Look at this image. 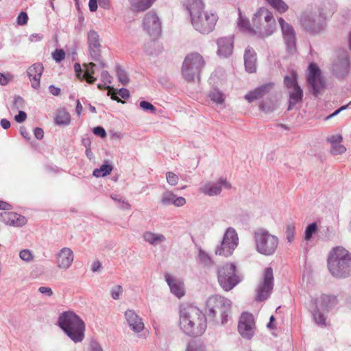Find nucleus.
I'll return each instance as SVG.
<instances>
[{
  "label": "nucleus",
  "instance_id": "f257e3e1",
  "mask_svg": "<svg viewBox=\"0 0 351 351\" xmlns=\"http://www.w3.org/2000/svg\"><path fill=\"white\" fill-rule=\"evenodd\" d=\"M179 326L189 336H200L207 327L206 315L196 306L182 305L179 311Z\"/></svg>",
  "mask_w": 351,
  "mask_h": 351
},
{
  "label": "nucleus",
  "instance_id": "f03ea898",
  "mask_svg": "<svg viewBox=\"0 0 351 351\" xmlns=\"http://www.w3.org/2000/svg\"><path fill=\"white\" fill-rule=\"evenodd\" d=\"M327 265L330 274L336 278L351 276V253L341 246L334 247L328 255Z\"/></svg>",
  "mask_w": 351,
  "mask_h": 351
},
{
  "label": "nucleus",
  "instance_id": "7ed1b4c3",
  "mask_svg": "<svg viewBox=\"0 0 351 351\" xmlns=\"http://www.w3.org/2000/svg\"><path fill=\"white\" fill-rule=\"evenodd\" d=\"M58 325L73 342L80 343L83 341L85 324L73 311L62 313L58 317Z\"/></svg>",
  "mask_w": 351,
  "mask_h": 351
},
{
  "label": "nucleus",
  "instance_id": "20e7f679",
  "mask_svg": "<svg viewBox=\"0 0 351 351\" xmlns=\"http://www.w3.org/2000/svg\"><path fill=\"white\" fill-rule=\"evenodd\" d=\"M232 302L223 296L212 295L206 301V314L209 319L223 325L230 317Z\"/></svg>",
  "mask_w": 351,
  "mask_h": 351
},
{
  "label": "nucleus",
  "instance_id": "39448f33",
  "mask_svg": "<svg viewBox=\"0 0 351 351\" xmlns=\"http://www.w3.org/2000/svg\"><path fill=\"white\" fill-rule=\"evenodd\" d=\"M253 239L256 251L263 256H273L279 245V239L265 228H260L253 232Z\"/></svg>",
  "mask_w": 351,
  "mask_h": 351
},
{
  "label": "nucleus",
  "instance_id": "423d86ee",
  "mask_svg": "<svg viewBox=\"0 0 351 351\" xmlns=\"http://www.w3.org/2000/svg\"><path fill=\"white\" fill-rule=\"evenodd\" d=\"M252 23L258 36H269L275 30L276 21L272 13L267 8H259L254 14Z\"/></svg>",
  "mask_w": 351,
  "mask_h": 351
},
{
  "label": "nucleus",
  "instance_id": "0eeeda50",
  "mask_svg": "<svg viewBox=\"0 0 351 351\" xmlns=\"http://www.w3.org/2000/svg\"><path fill=\"white\" fill-rule=\"evenodd\" d=\"M206 62L203 56L197 52L187 54L182 66V74L188 82L199 79V75L205 66Z\"/></svg>",
  "mask_w": 351,
  "mask_h": 351
},
{
  "label": "nucleus",
  "instance_id": "6e6552de",
  "mask_svg": "<svg viewBox=\"0 0 351 351\" xmlns=\"http://www.w3.org/2000/svg\"><path fill=\"white\" fill-rule=\"evenodd\" d=\"M338 304L337 298L333 295L322 294L315 300V308L312 311L315 323L321 326H326L327 313Z\"/></svg>",
  "mask_w": 351,
  "mask_h": 351
},
{
  "label": "nucleus",
  "instance_id": "1a4fd4ad",
  "mask_svg": "<svg viewBox=\"0 0 351 351\" xmlns=\"http://www.w3.org/2000/svg\"><path fill=\"white\" fill-rule=\"evenodd\" d=\"M235 270L236 267L233 263H226L218 269V282L223 290L228 291L240 282Z\"/></svg>",
  "mask_w": 351,
  "mask_h": 351
},
{
  "label": "nucleus",
  "instance_id": "9d476101",
  "mask_svg": "<svg viewBox=\"0 0 351 351\" xmlns=\"http://www.w3.org/2000/svg\"><path fill=\"white\" fill-rule=\"evenodd\" d=\"M238 243L237 233L233 228L230 227L226 230L220 246L215 250V254L228 257L232 254Z\"/></svg>",
  "mask_w": 351,
  "mask_h": 351
},
{
  "label": "nucleus",
  "instance_id": "9b49d317",
  "mask_svg": "<svg viewBox=\"0 0 351 351\" xmlns=\"http://www.w3.org/2000/svg\"><path fill=\"white\" fill-rule=\"evenodd\" d=\"M274 273L271 267H267L263 274V280L256 289V299L258 301L267 300L271 293L274 287Z\"/></svg>",
  "mask_w": 351,
  "mask_h": 351
},
{
  "label": "nucleus",
  "instance_id": "f8f14e48",
  "mask_svg": "<svg viewBox=\"0 0 351 351\" xmlns=\"http://www.w3.org/2000/svg\"><path fill=\"white\" fill-rule=\"evenodd\" d=\"M197 16L199 26L194 23L193 17L191 19V24L195 30L202 34H208L214 29L218 19L217 14L203 10Z\"/></svg>",
  "mask_w": 351,
  "mask_h": 351
},
{
  "label": "nucleus",
  "instance_id": "ddd939ff",
  "mask_svg": "<svg viewBox=\"0 0 351 351\" xmlns=\"http://www.w3.org/2000/svg\"><path fill=\"white\" fill-rule=\"evenodd\" d=\"M307 82L313 95L315 97L324 88L325 82L321 75V71L314 63H311L308 66Z\"/></svg>",
  "mask_w": 351,
  "mask_h": 351
},
{
  "label": "nucleus",
  "instance_id": "4468645a",
  "mask_svg": "<svg viewBox=\"0 0 351 351\" xmlns=\"http://www.w3.org/2000/svg\"><path fill=\"white\" fill-rule=\"evenodd\" d=\"M301 23L306 31L317 33L324 28V18L320 14H304L301 17Z\"/></svg>",
  "mask_w": 351,
  "mask_h": 351
},
{
  "label": "nucleus",
  "instance_id": "2eb2a0df",
  "mask_svg": "<svg viewBox=\"0 0 351 351\" xmlns=\"http://www.w3.org/2000/svg\"><path fill=\"white\" fill-rule=\"evenodd\" d=\"M238 330L244 339H251L255 332V322L252 314L243 313L240 317Z\"/></svg>",
  "mask_w": 351,
  "mask_h": 351
},
{
  "label": "nucleus",
  "instance_id": "dca6fc26",
  "mask_svg": "<svg viewBox=\"0 0 351 351\" xmlns=\"http://www.w3.org/2000/svg\"><path fill=\"white\" fill-rule=\"evenodd\" d=\"M230 189V183L226 178H220L217 181L207 182L199 187V192L208 195L215 196L221 193L222 189Z\"/></svg>",
  "mask_w": 351,
  "mask_h": 351
},
{
  "label": "nucleus",
  "instance_id": "f3484780",
  "mask_svg": "<svg viewBox=\"0 0 351 351\" xmlns=\"http://www.w3.org/2000/svg\"><path fill=\"white\" fill-rule=\"evenodd\" d=\"M350 66L348 54L343 51L339 54L332 64V73L337 78H345L350 71Z\"/></svg>",
  "mask_w": 351,
  "mask_h": 351
},
{
  "label": "nucleus",
  "instance_id": "a211bd4d",
  "mask_svg": "<svg viewBox=\"0 0 351 351\" xmlns=\"http://www.w3.org/2000/svg\"><path fill=\"white\" fill-rule=\"evenodd\" d=\"M73 261L74 253L70 247H64L55 254V263L60 270H68L71 267Z\"/></svg>",
  "mask_w": 351,
  "mask_h": 351
},
{
  "label": "nucleus",
  "instance_id": "6ab92c4d",
  "mask_svg": "<svg viewBox=\"0 0 351 351\" xmlns=\"http://www.w3.org/2000/svg\"><path fill=\"white\" fill-rule=\"evenodd\" d=\"M278 23L281 28L284 42L287 46L289 53H292L295 49V32L290 24L287 23L282 18H279Z\"/></svg>",
  "mask_w": 351,
  "mask_h": 351
},
{
  "label": "nucleus",
  "instance_id": "aec40b11",
  "mask_svg": "<svg viewBox=\"0 0 351 351\" xmlns=\"http://www.w3.org/2000/svg\"><path fill=\"white\" fill-rule=\"evenodd\" d=\"M88 52L91 60L99 61L101 58V43L98 33L95 30H90L87 33Z\"/></svg>",
  "mask_w": 351,
  "mask_h": 351
},
{
  "label": "nucleus",
  "instance_id": "412c9836",
  "mask_svg": "<svg viewBox=\"0 0 351 351\" xmlns=\"http://www.w3.org/2000/svg\"><path fill=\"white\" fill-rule=\"evenodd\" d=\"M144 29L152 36L156 37L161 32V23L157 14L153 12H147L143 20Z\"/></svg>",
  "mask_w": 351,
  "mask_h": 351
},
{
  "label": "nucleus",
  "instance_id": "4be33fe9",
  "mask_svg": "<svg viewBox=\"0 0 351 351\" xmlns=\"http://www.w3.org/2000/svg\"><path fill=\"white\" fill-rule=\"evenodd\" d=\"M125 319L130 329L136 332H141L145 328L142 318L133 310L128 309L125 312Z\"/></svg>",
  "mask_w": 351,
  "mask_h": 351
},
{
  "label": "nucleus",
  "instance_id": "5701e85b",
  "mask_svg": "<svg viewBox=\"0 0 351 351\" xmlns=\"http://www.w3.org/2000/svg\"><path fill=\"white\" fill-rule=\"evenodd\" d=\"M43 70L44 67L41 63H34L27 69V74L33 88L38 89L40 87Z\"/></svg>",
  "mask_w": 351,
  "mask_h": 351
},
{
  "label": "nucleus",
  "instance_id": "b1692460",
  "mask_svg": "<svg viewBox=\"0 0 351 351\" xmlns=\"http://www.w3.org/2000/svg\"><path fill=\"white\" fill-rule=\"evenodd\" d=\"M233 38L231 36L217 39V54L221 58H228L233 51Z\"/></svg>",
  "mask_w": 351,
  "mask_h": 351
},
{
  "label": "nucleus",
  "instance_id": "393cba45",
  "mask_svg": "<svg viewBox=\"0 0 351 351\" xmlns=\"http://www.w3.org/2000/svg\"><path fill=\"white\" fill-rule=\"evenodd\" d=\"M165 279L169 287L171 293L178 298L184 296L185 292L182 281L176 278L169 274H166L165 275Z\"/></svg>",
  "mask_w": 351,
  "mask_h": 351
},
{
  "label": "nucleus",
  "instance_id": "a878e982",
  "mask_svg": "<svg viewBox=\"0 0 351 351\" xmlns=\"http://www.w3.org/2000/svg\"><path fill=\"white\" fill-rule=\"evenodd\" d=\"M160 203L165 206L173 205L180 207L186 204V199L183 197H178L171 191L167 190L162 194Z\"/></svg>",
  "mask_w": 351,
  "mask_h": 351
},
{
  "label": "nucleus",
  "instance_id": "bb28decb",
  "mask_svg": "<svg viewBox=\"0 0 351 351\" xmlns=\"http://www.w3.org/2000/svg\"><path fill=\"white\" fill-rule=\"evenodd\" d=\"M184 5L189 12L191 19L193 17L194 23L199 26L197 14L204 8L202 0H185Z\"/></svg>",
  "mask_w": 351,
  "mask_h": 351
},
{
  "label": "nucleus",
  "instance_id": "cd10ccee",
  "mask_svg": "<svg viewBox=\"0 0 351 351\" xmlns=\"http://www.w3.org/2000/svg\"><path fill=\"white\" fill-rule=\"evenodd\" d=\"M274 86V83L269 82L261 85L257 87L252 91L249 92L246 94L244 98L248 102H252L253 101L263 97L266 93H269Z\"/></svg>",
  "mask_w": 351,
  "mask_h": 351
},
{
  "label": "nucleus",
  "instance_id": "c85d7f7f",
  "mask_svg": "<svg viewBox=\"0 0 351 351\" xmlns=\"http://www.w3.org/2000/svg\"><path fill=\"white\" fill-rule=\"evenodd\" d=\"M0 217L6 224L16 227L23 226L27 222L25 217L12 212L1 213Z\"/></svg>",
  "mask_w": 351,
  "mask_h": 351
},
{
  "label": "nucleus",
  "instance_id": "c756f323",
  "mask_svg": "<svg viewBox=\"0 0 351 351\" xmlns=\"http://www.w3.org/2000/svg\"><path fill=\"white\" fill-rule=\"evenodd\" d=\"M244 63L245 70L253 73L256 70V54L253 49H247L244 53Z\"/></svg>",
  "mask_w": 351,
  "mask_h": 351
},
{
  "label": "nucleus",
  "instance_id": "7c9ffc66",
  "mask_svg": "<svg viewBox=\"0 0 351 351\" xmlns=\"http://www.w3.org/2000/svg\"><path fill=\"white\" fill-rule=\"evenodd\" d=\"M156 0H128L130 10L134 12H143L152 7Z\"/></svg>",
  "mask_w": 351,
  "mask_h": 351
},
{
  "label": "nucleus",
  "instance_id": "2f4dec72",
  "mask_svg": "<svg viewBox=\"0 0 351 351\" xmlns=\"http://www.w3.org/2000/svg\"><path fill=\"white\" fill-rule=\"evenodd\" d=\"M289 96V110H291L298 103L302 101L303 98V90L300 86L288 90Z\"/></svg>",
  "mask_w": 351,
  "mask_h": 351
},
{
  "label": "nucleus",
  "instance_id": "473e14b6",
  "mask_svg": "<svg viewBox=\"0 0 351 351\" xmlns=\"http://www.w3.org/2000/svg\"><path fill=\"white\" fill-rule=\"evenodd\" d=\"M145 241L152 245H158L166 241V237L162 234L154 233L150 231L145 232L143 234Z\"/></svg>",
  "mask_w": 351,
  "mask_h": 351
},
{
  "label": "nucleus",
  "instance_id": "72a5a7b5",
  "mask_svg": "<svg viewBox=\"0 0 351 351\" xmlns=\"http://www.w3.org/2000/svg\"><path fill=\"white\" fill-rule=\"evenodd\" d=\"M237 25L241 31H243L250 35L257 36V34L256 33V30H255L254 27H252L250 26L249 20L242 15L240 9H239V19Z\"/></svg>",
  "mask_w": 351,
  "mask_h": 351
},
{
  "label": "nucleus",
  "instance_id": "f704fd0d",
  "mask_svg": "<svg viewBox=\"0 0 351 351\" xmlns=\"http://www.w3.org/2000/svg\"><path fill=\"white\" fill-rule=\"evenodd\" d=\"M96 66L95 63L90 62L88 64H84V66L86 69L84 73L82 75V78L89 84H93L96 81V78L93 77L95 71L94 67Z\"/></svg>",
  "mask_w": 351,
  "mask_h": 351
},
{
  "label": "nucleus",
  "instance_id": "c9c22d12",
  "mask_svg": "<svg viewBox=\"0 0 351 351\" xmlns=\"http://www.w3.org/2000/svg\"><path fill=\"white\" fill-rule=\"evenodd\" d=\"M208 96L216 105L223 104L226 99L225 95L217 88L211 90Z\"/></svg>",
  "mask_w": 351,
  "mask_h": 351
},
{
  "label": "nucleus",
  "instance_id": "e433bc0d",
  "mask_svg": "<svg viewBox=\"0 0 351 351\" xmlns=\"http://www.w3.org/2000/svg\"><path fill=\"white\" fill-rule=\"evenodd\" d=\"M198 259L200 264L208 268L214 265V261L210 255L202 249H199L198 251Z\"/></svg>",
  "mask_w": 351,
  "mask_h": 351
},
{
  "label": "nucleus",
  "instance_id": "4c0bfd02",
  "mask_svg": "<svg viewBox=\"0 0 351 351\" xmlns=\"http://www.w3.org/2000/svg\"><path fill=\"white\" fill-rule=\"evenodd\" d=\"M284 85L287 90L299 86L298 84V74L295 71H292L290 75L285 76Z\"/></svg>",
  "mask_w": 351,
  "mask_h": 351
},
{
  "label": "nucleus",
  "instance_id": "58836bf2",
  "mask_svg": "<svg viewBox=\"0 0 351 351\" xmlns=\"http://www.w3.org/2000/svg\"><path fill=\"white\" fill-rule=\"evenodd\" d=\"M70 114L65 110H61L58 112L56 118V123L57 125H67L70 123Z\"/></svg>",
  "mask_w": 351,
  "mask_h": 351
},
{
  "label": "nucleus",
  "instance_id": "ea45409f",
  "mask_svg": "<svg viewBox=\"0 0 351 351\" xmlns=\"http://www.w3.org/2000/svg\"><path fill=\"white\" fill-rule=\"evenodd\" d=\"M112 171V165L104 164L99 168L95 169L93 172V175L96 178L104 177L109 175Z\"/></svg>",
  "mask_w": 351,
  "mask_h": 351
},
{
  "label": "nucleus",
  "instance_id": "a19ab883",
  "mask_svg": "<svg viewBox=\"0 0 351 351\" xmlns=\"http://www.w3.org/2000/svg\"><path fill=\"white\" fill-rule=\"evenodd\" d=\"M266 1L280 13L285 12L288 10V5L282 0H266Z\"/></svg>",
  "mask_w": 351,
  "mask_h": 351
},
{
  "label": "nucleus",
  "instance_id": "79ce46f5",
  "mask_svg": "<svg viewBox=\"0 0 351 351\" xmlns=\"http://www.w3.org/2000/svg\"><path fill=\"white\" fill-rule=\"evenodd\" d=\"M317 230L318 228L316 223L308 224L305 229L304 239L306 241H309L312 238L313 234L316 233Z\"/></svg>",
  "mask_w": 351,
  "mask_h": 351
},
{
  "label": "nucleus",
  "instance_id": "37998d69",
  "mask_svg": "<svg viewBox=\"0 0 351 351\" xmlns=\"http://www.w3.org/2000/svg\"><path fill=\"white\" fill-rule=\"evenodd\" d=\"M286 239L289 243H292L295 239V226L293 223H289L286 226Z\"/></svg>",
  "mask_w": 351,
  "mask_h": 351
},
{
  "label": "nucleus",
  "instance_id": "c03bdc74",
  "mask_svg": "<svg viewBox=\"0 0 351 351\" xmlns=\"http://www.w3.org/2000/svg\"><path fill=\"white\" fill-rule=\"evenodd\" d=\"M117 75L119 81L122 84L126 85L129 82L130 79L128 76L127 73L120 66H117Z\"/></svg>",
  "mask_w": 351,
  "mask_h": 351
},
{
  "label": "nucleus",
  "instance_id": "a18cd8bd",
  "mask_svg": "<svg viewBox=\"0 0 351 351\" xmlns=\"http://www.w3.org/2000/svg\"><path fill=\"white\" fill-rule=\"evenodd\" d=\"M185 351H205V349L199 341H191L187 344Z\"/></svg>",
  "mask_w": 351,
  "mask_h": 351
},
{
  "label": "nucleus",
  "instance_id": "49530a36",
  "mask_svg": "<svg viewBox=\"0 0 351 351\" xmlns=\"http://www.w3.org/2000/svg\"><path fill=\"white\" fill-rule=\"evenodd\" d=\"M20 258L27 263H29L33 261L34 255L32 252L27 249L22 250L19 252Z\"/></svg>",
  "mask_w": 351,
  "mask_h": 351
},
{
  "label": "nucleus",
  "instance_id": "de8ad7c7",
  "mask_svg": "<svg viewBox=\"0 0 351 351\" xmlns=\"http://www.w3.org/2000/svg\"><path fill=\"white\" fill-rule=\"evenodd\" d=\"M346 148L341 143L331 145L330 153L333 155L342 154L345 153Z\"/></svg>",
  "mask_w": 351,
  "mask_h": 351
},
{
  "label": "nucleus",
  "instance_id": "09e8293b",
  "mask_svg": "<svg viewBox=\"0 0 351 351\" xmlns=\"http://www.w3.org/2000/svg\"><path fill=\"white\" fill-rule=\"evenodd\" d=\"M166 180L169 185L176 186L178 183L179 177L173 172L168 171L166 173Z\"/></svg>",
  "mask_w": 351,
  "mask_h": 351
},
{
  "label": "nucleus",
  "instance_id": "8fccbe9b",
  "mask_svg": "<svg viewBox=\"0 0 351 351\" xmlns=\"http://www.w3.org/2000/svg\"><path fill=\"white\" fill-rule=\"evenodd\" d=\"M139 106L141 108H142L145 111H148L152 113H155L156 112V107L153 104L147 101H141L139 104Z\"/></svg>",
  "mask_w": 351,
  "mask_h": 351
},
{
  "label": "nucleus",
  "instance_id": "3c124183",
  "mask_svg": "<svg viewBox=\"0 0 351 351\" xmlns=\"http://www.w3.org/2000/svg\"><path fill=\"white\" fill-rule=\"evenodd\" d=\"M123 289L121 285H116L112 288L110 294L114 300H119L122 295Z\"/></svg>",
  "mask_w": 351,
  "mask_h": 351
},
{
  "label": "nucleus",
  "instance_id": "603ef678",
  "mask_svg": "<svg viewBox=\"0 0 351 351\" xmlns=\"http://www.w3.org/2000/svg\"><path fill=\"white\" fill-rule=\"evenodd\" d=\"M14 78L13 75L10 73H0V85L5 86Z\"/></svg>",
  "mask_w": 351,
  "mask_h": 351
},
{
  "label": "nucleus",
  "instance_id": "864d4df0",
  "mask_svg": "<svg viewBox=\"0 0 351 351\" xmlns=\"http://www.w3.org/2000/svg\"><path fill=\"white\" fill-rule=\"evenodd\" d=\"M52 57L56 60V62H60L64 59L65 53L62 49H56L52 53Z\"/></svg>",
  "mask_w": 351,
  "mask_h": 351
},
{
  "label": "nucleus",
  "instance_id": "5fc2aeb1",
  "mask_svg": "<svg viewBox=\"0 0 351 351\" xmlns=\"http://www.w3.org/2000/svg\"><path fill=\"white\" fill-rule=\"evenodd\" d=\"M326 141L330 143V145L337 143H341L343 137L341 134L330 135L327 136Z\"/></svg>",
  "mask_w": 351,
  "mask_h": 351
},
{
  "label": "nucleus",
  "instance_id": "6e6d98bb",
  "mask_svg": "<svg viewBox=\"0 0 351 351\" xmlns=\"http://www.w3.org/2000/svg\"><path fill=\"white\" fill-rule=\"evenodd\" d=\"M101 80L105 85L110 84L112 83V77L107 71H103L101 73Z\"/></svg>",
  "mask_w": 351,
  "mask_h": 351
},
{
  "label": "nucleus",
  "instance_id": "4d7b16f0",
  "mask_svg": "<svg viewBox=\"0 0 351 351\" xmlns=\"http://www.w3.org/2000/svg\"><path fill=\"white\" fill-rule=\"evenodd\" d=\"M13 106L16 109L22 108L24 106V99L19 95L14 97Z\"/></svg>",
  "mask_w": 351,
  "mask_h": 351
},
{
  "label": "nucleus",
  "instance_id": "13d9d810",
  "mask_svg": "<svg viewBox=\"0 0 351 351\" xmlns=\"http://www.w3.org/2000/svg\"><path fill=\"white\" fill-rule=\"evenodd\" d=\"M28 16L26 12H21L17 17V23L21 25H25L27 23Z\"/></svg>",
  "mask_w": 351,
  "mask_h": 351
},
{
  "label": "nucleus",
  "instance_id": "bf43d9fd",
  "mask_svg": "<svg viewBox=\"0 0 351 351\" xmlns=\"http://www.w3.org/2000/svg\"><path fill=\"white\" fill-rule=\"evenodd\" d=\"M93 132L95 135L101 138H105L106 136V132L104 128L101 126H97L94 128Z\"/></svg>",
  "mask_w": 351,
  "mask_h": 351
},
{
  "label": "nucleus",
  "instance_id": "052dcab7",
  "mask_svg": "<svg viewBox=\"0 0 351 351\" xmlns=\"http://www.w3.org/2000/svg\"><path fill=\"white\" fill-rule=\"evenodd\" d=\"M118 204L119 208L122 210H130L131 208L130 203L123 199H118Z\"/></svg>",
  "mask_w": 351,
  "mask_h": 351
},
{
  "label": "nucleus",
  "instance_id": "680f3d73",
  "mask_svg": "<svg viewBox=\"0 0 351 351\" xmlns=\"http://www.w3.org/2000/svg\"><path fill=\"white\" fill-rule=\"evenodd\" d=\"M26 118L27 114L24 111L20 110L18 114L15 115L14 120L17 123H23L25 121Z\"/></svg>",
  "mask_w": 351,
  "mask_h": 351
},
{
  "label": "nucleus",
  "instance_id": "e2e57ef3",
  "mask_svg": "<svg viewBox=\"0 0 351 351\" xmlns=\"http://www.w3.org/2000/svg\"><path fill=\"white\" fill-rule=\"evenodd\" d=\"M38 292L43 294H45L47 296H51L53 295V291L50 287H40L38 289Z\"/></svg>",
  "mask_w": 351,
  "mask_h": 351
},
{
  "label": "nucleus",
  "instance_id": "0e129e2a",
  "mask_svg": "<svg viewBox=\"0 0 351 351\" xmlns=\"http://www.w3.org/2000/svg\"><path fill=\"white\" fill-rule=\"evenodd\" d=\"M90 351H104L101 345L95 341H93L90 344Z\"/></svg>",
  "mask_w": 351,
  "mask_h": 351
},
{
  "label": "nucleus",
  "instance_id": "69168bd1",
  "mask_svg": "<svg viewBox=\"0 0 351 351\" xmlns=\"http://www.w3.org/2000/svg\"><path fill=\"white\" fill-rule=\"evenodd\" d=\"M34 134L37 139L40 140L44 136L43 130L40 128H36L34 130Z\"/></svg>",
  "mask_w": 351,
  "mask_h": 351
},
{
  "label": "nucleus",
  "instance_id": "338daca9",
  "mask_svg": "<svg viewBox=\"0 0 351 351\" xmlns=\"http://www.w3.org/2000/svg\"><path fill=\"white\" fill-rule=\"evenodd\" d=\"M118 93L123 99H128L130 97L129 90L126 88H120Z\"/></svg>",
  "mask_w": 351,
  "mask_h": 351
},
{
  "label": "nucleus",
  "instance_id": "774afa93",
  "mask_svg": "<svg viewBox=\"0 0 351 351\" xmlns=\"http://www.w3.org/2000/svg\"><path fill=\"white\" fill-rule=\"evenodd\" d=\"M49 90L50 93L55 96H58L60 93V89L53 85L49 86Z\"/></svg>",
  "mask_w": 351,
  "mask_h": 351
}]
</instances>
